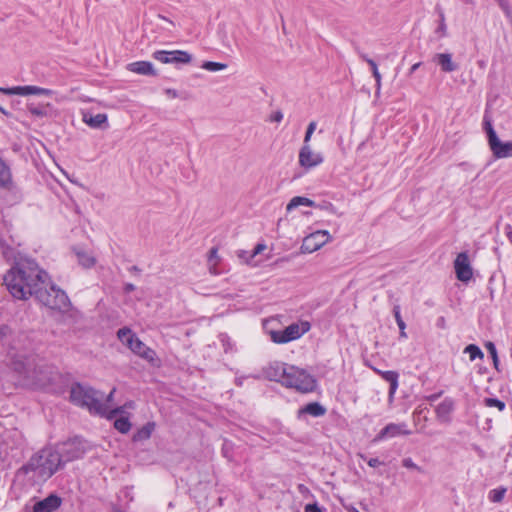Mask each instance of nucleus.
<instances>
[{"label":"nucleus","instance_id":"25","mask_svg":"<svg viewBox=\"0 0 512 512\" xmlns=\"http://www.w3.org/2000/svg\"><path fill=\"white\" fill-rule=\"evenodd\" d=\"M298 206H307V207H313L315 206V202L307 197L302 196H296L293 197L290 202L287 204L286 210L292 211L293 209L297 208Z\"/></svg>","mask_w":512,"mask_h":512},{"label":"nucleus","instance_id":"61","mask_svg":"<svg viewBox=\"0 0 512 512\" xmlns=\"http://www.w3.org/2000/svg\"><path fill=\"white\" fill-rule=\"evenodd\" d=\"M443 322H444V318H441L440 319V324H443Z\"/></svg>","mask_w":512,"mask_h":512},{"label":"nucleus","instance_id":"59","mask_svg":"<svg viewBox=\"0 0 512 512\" xmlns=\"http://www.w3.org/2000/svg\"><path fill=\"white\" fill-rule=\"evenodd\" d=\"M437 397H438V396H436V395H432L431 399H432V400H434V399H436Z\"/></svg>","mask_w":512,"mask_h":512},{"label":"nucleus","instance_id":"31","mask_svg":"<svg viewBox=\"0 0 512 512\" xmlns=\"http://www.w3.org/2000/svg\"><path fill=\"white\" fill-rule=\"evenodd\" d=\"M202 68L211 71L216 72L220 70H224L227 68V64L219 63V62H213V61H206L202 64Z\"/></svg>","mask_w":512,"mask_h":512},{"label":"nucleus","instance_id":"8","mask_svg":"<svg viewBox=\"0 0 512 512\" xmlns=\"http://www.w3.org/2000/svg\"><path fill=\"white\" fill-rule=\"evenodd\" d=\"M89 448L90 446L85 440L76 437L61 443L54 451L60 455L62 465L81 458Z\"/></svg>","mask_w":512,"mask_h":512},{"label":"nucleus","instance_id":"35","mask_svg":"<svg viewBox=\"0 0 512 512\" xmlns=\"http://www.w3.org/2000/svg\"><path fill=\"white\" fill-rule=\"evenodd\" d=\"M316 126H317V124L315 121H311L308 124L306 132H305L303 144H310V140H311V137L316 129Z\"/></svg>","mask_w":512,"mask_h":512},{"label":"nucleus","instance_id":"30","mask_svg":"<svg viewBox=\"0 0 512 512\" xmlns=\"http://www.w3.org/2000/svg\"><path fill=\"white\" fill-rule=\"evenodd\" d=\"M77 257H78L79 263L85 268H90L95 265V259L91 255H88V254L82 252V253H77Z\"/></svg>","mask_w":512,"mask_h":512},{"label":"nucleus","instance_id":"34","mask_svg":"<svg viewBox=\"0 0 512 512\" xmlns=\"http://www.w3.org/2000/svg\"><path fill=\"white\" fill-rule=\"evenodd\" d=\"M465 352L469 354L470 359L473 361L476 358H482L483 353L480 348L474 344H470L465 348Z\"/></svg>","mask_w":512,"mask_h":512},{"label":"nucleus","instance_id":"52","mask_svg":"<svg viewBox=\"0 0 512 512\" xmlns=\"http://www.w3.org/2000/svg\"><path fill=\"white\" fill-rule=\"evenodd\" d=\"M373 77L375 78V82L381 81L382 77L378 70L374 71Z\"/></svg>","mask_w":512,"mask_h":512},{"label":"nucleus","instance_id":"17","mask_svg":"<svg viewBox=\"0 0 512 512\" xmlns=\"http://www.w3.org/2000/svg\"><path fill=\"white\" fill-rule=\"evenodd\" d=\"M489 147L493 156L497 159L512 157V141L502 142L498 136H493Z\"/></svg>","mask_w":512,"mask_h":512},{"label":"nucleus","instance_id":"48","mask_svg":"<svg viewBox=\"0 0 512 512\" xmlns=\"http://www.w3.org/2000/svg\"><path fill=\"white\" fill-rule=\"evenodd\" d=\"M135 289H136V287H135V285H134V284H132V283H127V284H125V286H124V292H125V293H130V292L134 291Z\"/></svg>","mask_w":512,"mask_h":512},{"label":"nucleus","instance_id":"10","mask_svg":"<svg viewBox=\"0 0 512 512\" xmlns=\"http://www.w3.org/2000/svg\"><path fill=\"white\" fill-rule=\"evenodd\" d=\"M416 422L413 420L411 423L400 422L390 423L384 427L372 440L373 443L392 439L395 437L406 436L414 432H418Z\"/></svg>","mask_w":512,"mask_h":512},{"label":"nucleus","instance_id":"39","mask_svg":"<svg viewBox=\"0 0 512 512\" xmlns=\"http://www.w3.org/2000/svg\"><path fill=\"white\" fill-rule=\"evenodd\" d=\"M446 30H447V26H446V23H445V16H444V13L441 12L440 13V23H439V26H438L436 32L440 33V36H445L446 35Z\"/></svg>","mask_w":512,"mask_h":512},{"label":"nucleus","instance_id":"14","mask_svg":"<svg viewBox=\"0 0 512 512\" xmlns=\"http://www.w3.org/2000/svg\"><path fill=\"white\" fill-rule=\"evenodd\" d=\"M456 277L459 281L468 282L472 279L473 271L467 252H461L454 261Z\"/></svg>","mask_w":512,"mask_h":512},{"label":"nucleus","instance_id":"15","mask_svg":"<svg viewBox=\"0 0 512 512\" xmlns=\"http://www.w3.org/2000/svg\"><path fill=\"white\" fill-rule=\"evenodd\" d=\"M0 93L6 94V95H21V96H27V95H45V96H51L54 94L53 90L41 88L38 86H15L10 88H4L0 87Z\"/></svg>","mask_w":512,"mask_h":512},{"label":"nucleus","instance_id":"50","mask_svg":"<svg viewBox=\"0 0 512 512\" xmlns=\"http://www.w3.org/2000/svg\"><path fill=\"white\" fill-rule=\"evenodd\" d=\"M264 249H265V245L264 244L256 245V247L254 248V251H253V256L258 254V253H260Z\"/></svg>","mask_w":512,"mask_h":512},{"label":"nucleus","instance_id":"62","mask_svg":"<svg viewBox=\"0 0 512 512\" xmlns=\"http://www.w3.org/2000/svg\"><path fill=\"white\" fill-rule=\"evenodd\" d=\"M351 512H359L357 509L353 508Z\"/></svg>","mask_w":512,"mask_h":512},{"label":"nucleus","instance_id":"7","mask_svg":"<svg viewBox=\"0 0 512 512\" xmlns=\"http://www.w3.org/2000/svg\"><path fill=\"white\" fill-rule=\"evenodd\" d=\"M282 384L286 387L294 388L301 393H309L315 390L317 382L315 378L304 369L288 366Z\"/></svg>","mask_w":512,"mask_h":512},{"label":"nucleus","instance_id":"45","mask_svg":"<svg viewBox=\"0 0 512 512\" xmlns=\"http://www.w3.org/2000/svg\"><path fill=\"white\" fill-rule=\"evenodd\" d=\"M486 349L488 350L489 354L491 355V357L497 355V350H496V347L494 345V343L492 342H487L486 345H485Z\"/></svg>","mask_w":512,"mask_h":512},{"label":"nucleus","instance_id":"51","mask_svg":"<svg viewBox=\"0 0 512 512\" xmlns=\"http://www.w3.org/2000/svg\"><path fill=\"white\" fill-rule=\"evenodd\" d=\"M420 66L421 62L413 64L409 70V75L413 74Z\"/></svg>","mask_w":512,"mask_h":512},{"label":"nucleus","instance_id":"3","mask_svg":"<svg viewBox=\"0 0 512 512\" xmlns=\"http://www.w3.org/2000/svg\"><path fill=\"white\" fill-rule=\"evenodd\" d=\"M61 467V458L53 448H44L34 454L17 472V479L30 485L46 482Z\"/></svg>","mask_w":512,"mask_h":512},{"label":"nucleus","instance_id":"5","mask_svg":"<svg viewBox=\"0 0 512 512\" xmlns=\"http://www.w3.org/2000/svg\"><path fill=\"white\" fill-rule=\"evenodd\" d=\"M117 337L122 344L127 346L134 354L143 358L152 365L159 362L156 352L144 344L130 328L123 327L118 330Z\"/></svg>","mask_w":512,"mask_h":512},{"label":"nucleus","instance_id":"60","mask_svg":"<svg viewBox=\"0 0 512 512\" xmlns=\"http://www.w3.org/2000/svg\"><path fill=\"white\" fill-rule=\"evenodd\" d=\"M443 322H444V318H441L440 319V324H443Z\"/></svg>","mask_w":512,"mask_h":512},{"label":"nucleus","instance_id":"49","mask_svg":"<svg viewBox=\"0 0 512 512\" xmlns=\"http://www.w3.org/2000/svg\"><path fill=\"white\" fill-rule=\"evenodd\" d=\"M497 1H498L499 6H500L504 11H508L509 5H508V2H507L506 0H497Z\"/></svg>","mask_w":512,"mask_h":512},{"label":"nucleus","instance_id":"6","mask_svg":"<svg viewBox=\"0 0 512 512\" xmlns=\"http://www.w3.org/2000/svg\"><path fill=\"white\" fill-rule=\"evenodd\" d=\"M42 305L53 310H65L69 307L70 301L66 293L46 282L44 287L39 288L34 296Z\"/></svg>","mask_w":512,"mask_h":512},{"label":"nucleus","instance_id":"23","mask_svg":"<svg viewBox=\"0 0 512 512\" xmlns=\"http://www.w3.org/2000/svg\"><path fill=\"white\" fill-rule=\"evenodd\" d=\"M435 59L440 65L441 70L444 72H452L457 69L456 64L452 61V56L449 53H439L435 56Z\"/></svg>","mask_w":512,"mask_h":512},{"label":"nucleus","instance_id":"38","mask_svg":"<svg viewBox=\"0 0 512 512\" xmlns=\"http://www.w3.org/2000/svg\"><path fill=\"white\" fill-rule=\"evenodd\" d=\"M402 465L407 468V469H411V470H416L418 472H422V469L420 466H418L413 460L412 458L410 457H407V458H404L402 460Z\"/></svg>","mask_w":512,"mask_h":512},{"label":"nucleus","instance_id":"55","mask_svg":"<svg viewBox=\"0 0 512 512\" xmlns=\"http://www.w3.org/2000/svg\"><path fill=\"white\" fill-rule=\"evenodd\" d=\"M381 90V81L376 82V93H379Z\"/></svg>","mask_w":512,"mask_h":512},{"label":"nucleus","instance_id":"9","mask_svg":"<svg viewBox=\"0 0 512 512\" xmlns=\"http://www.w3.org/2000/svg\"><path fill=\"white\" fill-rule=\"evenodd\" d=\"M310 328L311 325L308 321H300L290 324L283 330L271 331L270 337L274 343L284 344L299 339L302 335L307 333Z\"/></svg>","mask_w":512,"mask_h":512},{"label":"nucleus","instance_id":"43","mask_svg":"<svg viewBox=\"0 0 512 512\" xmlns=\"http://www.w3.org/2000/svg\"><path fill=\"white\" fill-rule=\"evenodd\" d=\"M367 464L372 468H376L380 465H383L384 463L380 461L378 458H370L367 460Z\"/></svg>","mask_w":512,"mask_h":512},{"label":"nucleus","instance_id":"58","mask_svg":"<svg viewBox=\"0 0 512 512\" xmlns=\"http://www.w3.org/2000/svg\"><path fill=\"white\" fill-rule=\"evenodd\" d=\"M0 112L4 115H8V112L2 106H0Z\"/></svg>","mask_w":512,"mask_h":512},{"label":"nucleus","instance_id":"46","mask_svg":"<svg viewBox=\"0 0 512 512\" xmlns=\"http://www.w3.org/2000/svg\"><path fill=\"white\" fill-rule=\"evenodd\" d=\"M29 111L36 116H43L45 115L44 111L38 107H30Z\"/></svg>","mask_w":512,"mask_h":512},{"label":"nucleus","instance_id":"40","mask_svg":"<svg viewBox=\"0 0 512 512\" xmlns=\"http://www.w3.org/2000/svg\"><path fill=\"white\" fill-rule=\"evenodd\" d=\"M269 120L271 122L279 123L283 120V113L280 110H277L270 115Z\"/></svg>","mask_w":512,"mask_h":512},{"label":"nucleus","instance_id":"57","mask_svg":"<svg viewBox=\"0 0 512 512\" xmlns=\"http://www.w3.org/2000/svg\"><path fill=\"white\" fill-rule=\"evenodd\" d=\"M400 336L403 337V338L407 337V334H406L405 330H400Z\"/></svg>","mask_w":512,"mask_h":512},{"label":"nucleus","instance_id":"12","mask_svg":"<svg viewBox=\"0 0 512 512\" xmlns=\"http://www.w3.org/2000/svg\"><path fill=\"white\" fill-rule=\"evenodd\" d=\"M153 57L164 64H188L192 60V56L183 50H158L153 53Z\"/></svg>","mask_w":512,"mask_h":512},{"label":"nucleus","instance_id":"56","mask_svg":"<svg viewBox=\"0 0 512 512\" xmlns=\"http://www.w3.org/2000/svg\"><path fill=\"white\" fill-rule=\"evenodd\" d=\"M510 231L507 232V236H508V239L510 240V242L512 243V229L511 227H509Z\"/></svg>","mask_w":512,"mask_h":512},{"label":"nucleus","instance_id":"16","mask_svg":"<svg viewBox=\"0 0 512 512\" xmlns=\"http://www.w3.org/2000/svg\"><path fill=\"white\" fill-rule=\"evenodd\" d=\"M288 366L282 362L269 363L262 369V376L270 381L281 382L285 379Z\"/></svg>","mask_w":512,"mask_h":512},{"label":"nucleus","instance_id":"29","mask_svg":"<svg viewBox=\"0 0 512 512\" xmlns=\"http://www.w3.org/2000/svg\"><path fill=\"white\" fill-rule=\"evenodd\" d=\"M506 488L499 487L493 489L489 492L488 498L491 502L498 503L501 502L506 494Z\"/></svg>","mask_w":512,"mask_h":512},{"label":"nucleus","instance_id":"11","mask_svg":"<svg viewBox=\"0 0 512 512\" xmlns=\"http://www.w3.org/2000/svg\"><path fill=\"white\" fill-rule=\"evenodd\" d=\"M331 239V236L326 230H318L315 231L303 239L301 245L302 253H313L319 250L322 246L328 243Z\"/></svg>","mask_w":512,"mask_h":512},{"label":"nucleus","instance_id":"37","mask_svg":"<svg viewBox=\"0 0 512 512\" xmlns=\"http://www.w3.org/2000/svg\"><path fill=\"white\" fill-rule=\"evenodd\" d=\"M485 404L488 407H497L499 411H502L505 407V403L496 398H486Z\"/></svg>","mask_w":512,"mask_h":512},{"label":"nucleus","instance_id":"19","mask_svg":"<svg viewBox=\"0 0 512 512\" xmlns=\"http://www.w3.org/2000/svg\"><path fill=\"white\" fill-rule=\"evenodd\" d=\"M0 188L5 190L13 188L11 169L2 157H0Z\"/></svg>","mask_w":512,"mask_h":512},{"label":"nucleus","instance_id":"1","mask_svg":"<svg viewBox=\"0 0 512 512\" xmlns=\"http://www.w3.org/2000/svg\"><path fill=\"white\" fill-rule=\"evenodd\" d=\"M48 280L47 272L30 260L16 263L3 278L9 293L18 300L35 296L39 288L44 287Z\"/></svg>","mask_w":512,"mask_h":512},{"label":"nucleus","instance_id":"33","mask_svg":"<svg viewBox=\"0 0 512 512\" xmlns=\"http://www.w3.org/2000/svg\"><path fill=\"white\" fill-rule=\"evenodd\" d=\"M483 124H484V129L487 133L488 144H490L492 142V137L497 136V134L492 126L490 118L487 115L484 116Z\"/></svg>","mask_w":512,"mask_h":512},{"label":"nucleus","instance_id":"42","mask_svg":"<svg viewBox=\"0 0 512 512\" xmlns=\"http://www.w3.org/2000/svg\"><path fill=\"white\" fill-rule=\"evenodd\" d=\"M304 512H322V510L317 504H307Z\"/></svg>","mask_w":512,"mask_h":512},{"label":"nucleus","instance_id":"22","mask_svg":"<svg viewBox=\"0 0 512 512\" xmlns=\"http://www.w3.org/2000/svg\"><path fill=\"white\" fill-rule=\"evenodd\" d=\"M326 413V409L318 402H311L301 407L298 411L299 416L310 415V416H322Z\"/></svg>","mask_w":512,"mask_h":512},{"label":"nucleus","instance_id":"47","mask_svg":"<svg viewBox=\"0 0 512 512\" xmlns=\"http://www.w3.org/2000/svg\"><path fill=\"white\" fill-rule=\"evenodd\" d=\"M165 94L169 97V98H177L178 97V92L174 89H166L165 90Z\"/></svg>","mask_w":512,"mask_h":512},{"label":"nucleus","instance_id":"54","mask_svg":"<svg viewBox=\"0 0 512 512\" xmlns=\"http://www.w3.org/2000/svg\"><path fill=\"white\" fill-rule=\"evenodd\" d=\"M130 271L133 272V273H139L140 272V269L137 267V266H132L130 268Z\"/></svg>","mask_w":512,"mask_h":512},{"label":"nucleus","instance_id":"21","mask_svg":"<svg viewBox=\"0 0 512 512\" xmlns=\"http://www.w3.org/2000/svg\"><path fill=\"white\" fill-rule=\"evenodd\" d=\"M128 69L131 72L141 75H155V70L151 62L148 61H137L130 63Z\"/></svg>","mask_w":512,"mask_h":512},{"label":"nucleus","instance_id":"4","mask_svg":"<svg viewBox=\"0 0 512 512\" xmlns=\"http://www.w3.org/2000/svg\"><path fill=\"white\" fill-rule=\"evenodd\" d=\"M16 385L28 388H43L51 382V377L42 368H30L22 361L13 363Z\"/></svg>","mask_w":512,"mask_h":512},{"label":"nucleus","instance_id":"27","mask_svg":"<svg viewBox=\"0 0 512 512\" xmlns=\"http://www.w3.org/2000/svg\"><path fill=\"white\" fill-rule=\"evenodd\" d=\"M453 408V400L450 398H445L441 403L437 405L436 413L438 416H447L453 411Z\"/></svg>","mask_w":512,"mask_h":512},{"label":"nucleus","instance_id":"13","mask_svg":"<svg viewBox=\"0 0 512 512\" xmlns=\"http://www.w3.org/2000/svg\"><path fill=\"white\" fill-rule=\"evenodd\" d=\"M299 165L305 170H310L323 163L321 153L314 152L310 144H303L298 156Z\"/></svg>","mask_w":512,"mask_h":512},{"label":"nucleus","instance_id":"32","mask_svg":"<svg viewBox=\"0 0 512 512\" xmlns=\"http://www.w3.org/2000/svg\"><path fill=\"white\" fill-rule=\"evenodd\" d=\"M114 426L121 433H126L129 431L131 424L129 418H116Z\"/></svg>","mask_w":512,"mask_h":512},{"label":"nucleus","instance_id":"26","mask_svg":"<svg viewBox=\"0 0 512 512\" xmlns=\"http://www.w3.org/2000/svg\"><path fill=\"white\" fill-rule=\"evenodd\" d=\"M84 122L92 128H99L103 124L107 123V115L104 113H98L94 116L87 117L86 115L83 118Z\"/></svg>","mask_w":512,"mask_h":512},{"label":"nucleus","instance_id":"36","mask_svg":"<svg viewBox=\"0 0 512 512\" xmlns=\"http://www.w3.org/2000/svg\"><path fill=\"white\" fill-rule=\"evenodd\" d=\"M393 313H394V317H395L396 323H397V325L399 327V330H405L406 329V324H405V322L403 321V319L401 317L400 306L399 305L394 306Z\"/></svg>","mask_w":512,"mask_h":512},{"label":"nucleus","instance_id":"18","mask_svg":"<svg viewBox=\"0 0 512 512\" xmlns=\"http://www.w3.org/2000/svg\"><path fill=\"white\" fill-rule=\"evenodd\" d=\"M61 505V499L56 495H49L33 506V512H53Z\"/></svg>","mask_w":512,"mask_h":512},{"label":"nucleus","instance_id":"44","mask_svg":"<svg viewBox=\"0 0 512 512\" xmlns=\"http://www.w3.org/2000/svg\"><path fill=\"white\" fill-rule=\"evenodd\" d=\"M221 341L223 343L225 352L232 350V345L229 341V338L226 335L222 336Z\"/></svg>","mask_w":512,"mask_h":512},{"label":"nucleus","instance_id":"41","mask_svg":"<svg viewBox=\"0 0 512 512\" xmlns=\"http://www.w3.org/2000/svg\"><path fill=\"white\" fill-rule=\"evenodd\" d=\"M362 59L368 63V65L370 66V68L372 70V74L374 73V71L378 70L377 64L373 59L368 58L365 55H362Z\"/></svg>","mask_w":512,"mask_h":512},{"label":"nucleus","instance_id":"2","mask_svg":"<svg viewBox=\"0 0 512 512\" xmlns=\"http://www.w3.org/2000/svg\"><path fill=\"white\" fill-rule=\"evenodd\" d=\"M113 388L108 395L102 391L96 390L89 385L81 383H73L70 387V401L75 405L85 407L92 414L105 416L110 412L109 416H123L127 408H132L134 403L128 402L123 406L113 407L112 399L115 393Z\"/></svg>","mask_w":512,"mask_h":512},{"label":"nucleus","instance_id":"20","mask_svg":"<svg viewBox=\"0 0 512 512\" xmlns=\"http://www.w3.org/2000/svg\"><path fill=\"white\" fill-rule=\"evenodd\" d=\"M373 370L390 384L389 394L393 395L398 388L399 374L396 371H382L377 368Z\"/></svg>","mask_w":512,"mask_h":512},{"label":"nucleus","instance_id":"24","mask_svg":"<svg viewBox=\"0 0 512 512\" xmlns=\"http://www.w3.org/2000/svg\"><path fill=\"white\" fill-rule=\"evenodd\" d=\"M220 260L221 259H220L219 255H218V248L217 247H212L209 250L208 259H207L208 270H209V272L212 275H218L219 274V270H218L217 266L220 263Z\"/></svg>","mask_w":512,"mask_h":512},{"label":"nucleus","instance_id":"28","mask_svg":"<svg viewBox=\"0 0 512 512\" xmlns=\"http://www.w3.org/2000/svg\"><path fill=\"white\" fill-rule=\"evenodd\" d=\"M155 424L153 422H148L146 425H144L141 429L137 431V433L134 435V440L141 441L148 439L152 432L154 431Z\"/></svg>","mask_w":512,"mask_h":512},{"label":"nucleus","instance_id":"53","mask_svg":"<svg viewBox=\"0 0 512 512\" xmlns=\"http://www.w3.org/2000/svg\"><path fill=\"white\" fill-rule=\"evenodd\" d=\"M492 359H493L494 366L497 369L498 363H499L498 355L493 356Z\"/></svg>","mask_w":512,"mask_h":512}]
</instances>
